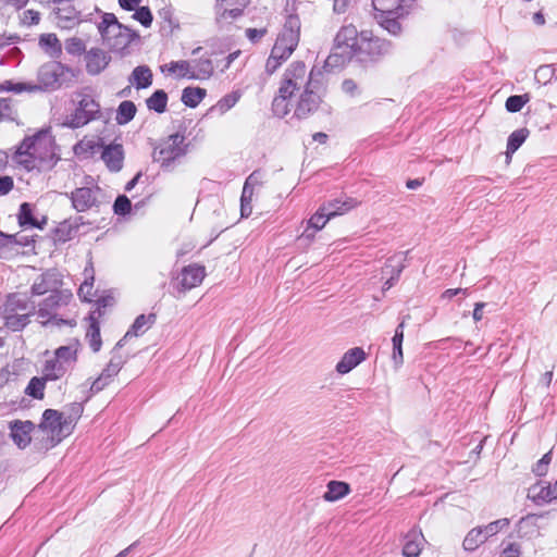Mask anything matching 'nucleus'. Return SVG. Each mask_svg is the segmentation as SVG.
Masks as SVG:
<instances>
[{
  "label": "nucleus",
  "instance_id": "f257e3e1",
  "mask_svg": "<svg viewBox=\"0 0 557 557\" xmlns=\"http://www.w3.org/2000/svg\"><path fill=\"white\" fill-rule=\"evenodd\" d=\"M59 160L54 138L45 129L26 136L13 154V161L26 171H50Z\"/></svg>",
  "mask_w": 557,
  "mask_h": 557
},
{
  "label": "nucleus",
  "instance_id": "f03ea898",
  "mask_svg": "<svg viewBox=\"0 0 557 557\" xmlns=\"http://www.w3.org/2000/svg\"><path fill=\"white\" fill-rule=\"evenodd\" d=\"M309 75L304 62H293L284 72L277 95L272 101V111L278 117H284L290 111L293 97L300 89L307 88Z\"/></svg>",
  "mask_w": 557,
  "mask_h": 557
},
{
  "label": "nucleus",
  "instance_id": "7ed1b4c3",
  "mask_svg": "<svg viewBox=\"0 0 557 557\" xmlns=\"http://www.w3.org/2000/svg\"><path fill=\"white\" fill-rule=\"evenodd\" d=\"M361 32L352 24L343 25L334 38L332 52L325 63L330 67H342L354 60Z\"/></svg>",
  "mask_w": 557,
  "mask_h": 557
},
{
  "label": "nucleus",
  "instance_id": "20e7f679",
  "mask_svg": "<svg viewBox=\"0 0 557 557\" xmlns=\"http://www.w3.org/2000/svg\"><path fill=\"white\" fill-rule=\"evenodd\" d=\"M325 94L326 84L323 73L320 70H311L309 73V84L299 95L294 115L297 119H307L313 114L320 108Z\"/></svg>",
  "mask_w": 557,
  "mask_h": 557
},
{
  "label": "nucleus",
  "instance_id": "39448f33",
  "mask_svg": "<svg viewBox=\"0 0 557 557\" xmlns=\"http://www.w3.org/2000/svg\"><path fill=\"white\" fill-rule=\"evenodd\" d=\"M97 28L103 42L114 51H122L138 37L136 32L121 24L113 13H102Z\"/></svg>",
  "mask_w": 557,
  "mask_h": 557
},
{
  "label": "nucleus",
  "instance_id": "423d86ee",
  "mask_svg": "<svg viewBox=\"0 0 557 557\" xmlns=\"http://www.w3.org/2000/svg\"><path fill=\"white\" fill-rule=\"evenodd\" d=\"M73 297V294L71 292L69 293H54L51 295H48L46 298H44L41 301L35 306V312L37 317V321L41 323L42 325H69V326H75L76 322L75 320H67L62 319L58 317V310L62 307H65L69 305Z\"/></svg>",
  "mask_w": 557,
  "mask_h": 557
},
{
  "label": "nucleus",
  "instance_id": "0eeeda50",
  "mask_svg": "<svg viewBox=\"0 0 557 557\" xmlns=\"http://www.w3.org/2000/svg\"><path fill=\"white\" fill-rule=\"evenodd\" d=\"M72 207L77 212L100 211L104 205L106 197L102 189L97 185L77 187L70 194Z\"/></svg>",
  "mask_w": 557,
  "mask_h": 557
},
{
  "label": "nucleus",
  "instance_id": "6e6552de",
  "mask_svg": "<svg viewBox=\"0 0 557 557\" xmlns=\"http://www.w3.org/2000/svg\"><path fill=\"white\" fill-rule=\"evenodd\" d=\"M185 137L180 133L170 135L153 151V160L161 164V168L169 169L178 158L185 156Z\"/></svg>",
  "mask_w": 557,
  "mask_h": 557
},
{
  "label": "nucleus",
  "instance_id": "1a4fd4ad",
  "mask_svg": "<svg viewBox=\"0 0 557 557\" xmlns=\"http://www.w3.org/2000/svg\"><path fill=\"white\" fill-rule=\"evenodd\" d=\"M100 117L101 110L99 102L90 95H84L78 101L74 112L66 116L64 125L71 128H79Z\"/></svg>",
  "mask_w": 557,
  "mask_h": 557
},
{
  "label": "nucleus",
  "instance_id": "9d476101",
  "mask_svg": "<svg viewBox=\"0 0 557 557\" xmlns=\"http://www.w3.org/2000/svg\"><path fill=\"white\" fill-rule=\"evenodd\" d=\"M62 275L55 269H49L38 275L30 286V297L51 295L54 293H69L62 289Z\"/></svg>",
  "mask_w": 557,
  "mask_h": 557
},
{
  "label": "nucleus",
  "instance_id": "9b49d317",
  "mask_svg": "<svg viewBox=\"0 0 557 557\" xmlns=\"http://www.w3.org/2000/svg\"><path fill=\"white\" fill-rule=\"evenodd\" d=\"M383 41L379 36H374L372 30H361V39L354 60L358 62L374 61L382 53Z\"/></svg>",
  "mask_w": 557,
  "mask_h": 557
},
{
  "label": "nucleus",
  "instance_id": "f8f14e48",
  "mask_svg": "<svg viewBox=\"0 0 557 557\" xmlns=\"http://www.w3.org/2000/svg\"><path fill=\"white\" fill-rule=\"evenodd\" d=\"M413 0H385V30L397 35L401 30L400 18L408 14Z\"/></svg>",
  "mask_w": 557,
  "mask_h": 557
},
{
  "label": "nucleus",
  "instance_id": "ddd939ff",
  "mask_svg": "<svg viewBox=\"0 0 557 557\" xmlns=\"http://www.w3.org/2000/svg\"><path fill=\"white\" fill-rule=\"evenodd\" d=\"M206 276V269L203 265L193 263L184 267L181 273L175 278V288L180 294H185L199 286Z\"/></svg>",
  "mask_w": 557,
  "mask_h": 557
},
{
  "label": "nucleus",
  "instance_id": "4468645a",
  "mask_svg": "<svg viewBox=\"0 0 557 557\" xmlns=\"http://www.w3.org/2000/svg\"><path fill=\"white\" fill-rule=\"evenodd\" d=\"M123 363L124 362L121 357L113 356L100 375L91 382L89 386V395H87L85 400H88L90 396L101 392L106 386H108L112 382L113 377L119 374Z\"/></svg>",
  "mask_w": 557,
  "mask_h": 557
},
{
  "label": "nucleus",
  "instance_id": "2eb2a0df",
  "mask_svg": "<svg viewBox=\"0 0 557 557\" xmlns=\"http://www.w3.org/2000/svg\"><path fill=\"white\" fill-rule=\"evenodd\" d=\"M42 431L51 435L52 440L61 441L66 435L64 430L69 429L66 421L63 420L61 412L54 409H46L42 414V421L40 423Z\"/></svg>",
  "mask_w": 557,
  "mask_h": 557
},
{
  "label": "nucleus",
  "instance_id": "dca6fc26",
  "mask_svg": "<svg viewBox=\"0 0 557 557\" xmlns=\"http://www.w3.org/2000/svg\"><path fill=\"white\" fill-rule=\"evenodd\" d=\"M52 14L59 27L71 29L79 23V13L71 0H61Z\"/></svg>",
  "mask_w": 557,
  "mask_h": 557
},
{
  "label": "nucleus",
  "instance_id": "f3484780",
  "mask_svg": "<svg viewBox=\"0 0 557 557\" xmlns=\"http://www.w3.org/2000/svg\"><path fill=\"white\" fill-rule=\"evenodd\" d=\"M299 36L300 20L296 14H289L275 42L295 50L299 42Z\"/></svg>",
  "mask_w": 557,
  "mask_h": 557
},
{
  "label": "nucleus",
  "instance_id": "a211bd4d",
  "mask_svg": "<svg viewBox=\"0 0 557 557\" xmlns=\"http://www.w3.org/2000/svg\"><path fill=\"white\" fill-rule=\"evenodd\" d=\"M367 359V352L362 347H352L348 349L335 366V371L341 374H347Z\"/></svg>",
  "mask_w": 557,
  "mask_h": 557
},
{
  "label": "nucleus",
  "instance_id": "6ab92c4d",
  "mask_svg": "<svg viewBox=\"0 0 557 557\" xmlns=\"http://www.w3.org/2000/svg\"><path fill=\"white\" fill-rule=\"evenodd\" d=\"M406 253L403 251L389 256L385 262V289L392 287L398 281L400 273L405 269Z\"/></svg>",
  "mask_w": 557,
  "mask_h": 557
},
{
  "label": "nucleus",
  "instance_id": "aec40b11",
  "mask_svg": "<svg viewBox=\"0 0 557 557\" xmlns=\"http://www.w3.org/2000/svg\"><path fill=\"white\" fill-rule=\"evenodd\" d=\"M86 69L91 75L102 72L109 64L111 58L106 51L99 48H92L86 53Z\"/></svg>",
  "mask_w": 557,
  "mask_h": 557
},
{
  "label": "nucleus",
  "instance_id": "412c9836",
  "mask_svg": "<svg viewBox=\"0 0 557 557\" xmlns=\"http://www.w3.org/2000/svg\"><path fill=\"white\" fill-rule=\"evenodd\" d=\"M101 159L111 172H119L123 168V146L120 144H111L104 147Z\"/></svg>",
  "mask_w": 557,
  "mask_h": 557
},
{
  "label": "nucleus",
  "instance_id": "4be33fe9",
  "mask_svg": "<svg viewBox=\"0 0 557 557\" xmlns=\"http://www.w3.org/2000/svg\"><path fill=\"white\" fill-rule=\"evenodd\" d=\"M34 424L30 421H14L10 424L11 437L20 447L25 448L30 443V432Z\"/></svg>",
  "mask_w": 557,
  "mask_h": 557
},
{
  "label": "nucleus",
  "instance_id": "5701e85b",
  "mask_svg": "<svg viewBox=\"0 0 557 557\" xmlns=\"http://www.w3.org/2000/svg\"><path fill=\"white\" fill-rule=\"evenodd\" d=\"M425 539L420 530L412 529L404 539L403 554L405 557H418L423 548Z\"/></svg>",
  "mask_w": 557,
  "mask_h": 557
},
{
  "label": "nucleus",
  "instance_id": "b1692460",
  "mask_svg": "<svg viewBox=\"0 0 557 557\" xmlns=\"http://www.w3.org/2000/svg\"><path fill=\"white\" fill-rule=\"evenodd\" d=\"M332 218H334V211H332V213H327L321 206L308 220L307 228L302 232L301 237L312 239L314 237V233L322 230Z\"/></svg>",
  "mask_w": 557,
  "mask_h": 557
},
{
  "label": "nucleus",
  "instance_id": "393cba45",
  "mask_svg": "<svg viewBox=\"0 0 557 557\" xmlns=\"http://www.w3.org/2000/svg\"><path fill=\"white\" fill-rule=\"evenodd\" d=\"M154 322H156V314H153V313H150L148 315H146V314L138 315L135 319L134 323L132 324L131 329L124 335V337L116 343L114 350L117 349L119 347H122L123 341L126 339L127 337L139 336V335L144 334L145 332H147L154 324Z\"/></svg>",
  "mask_w": 557,
  "mask_h": 557
},
{
  "label": "nucleus",
  "instance_id": "a878e982",
  "mask_svg": "<svg viewBox=\"0 0 557 557\" xmlns=\"http://www.w3.org/2000/svg\"><path fill=\"white\" fill-rule=\"evenodd\" d=\"M79 347L81 343L77 339H72L67 345L60 346L55 349L54 358L69 369H72L77 361Z\"/></svg>",
  "mask_w": 557,
  "mask_h": 557
},
{
  "label": "nucleus",
  "instance_id": "bb28decb",
  "mask_svg": "<svg viewBox=\"0 0 557 557\" xmlns=\"http://www.w3.org/2000/svg\"><path fill=\"white\" fill-rule=\"evenodd\" d=\"M32 306H35V302L30 301L25 295L11 294L3 305V313L26 312L32 310Z\"/></svg>",
  "mask_w": 557,
  "mask_h": 557
},
{
  "label": "nucleus",
  "instance_id": "cd10ccee",
  "mask_svg": "<svg viewBox=\"0 0 557 557\" xmlns=\"http://www.w3.org/2000/svg\"><path fill=\"white\" fill-rule=\"evenodd\" d=\"M95 270L91 261H88L84 269V282L78 288V296L83 301L90 302L95 297L94 293Z\"/></svg>",
  "mask_w": 557,
  "mask_h": 557
},
{
  "label": "nucleus",
  "instance_id": "c85d7f7f",
  "mask_svg": "<svg viewBox=\"0 0 557 557\" xmlns=\"http://www.w3.org/2000/svg\"><path fill=\"white\" fill-rule=\"evenodd\" d=\"M17 220L20 226L27 228V227H36V228H44V225L46 224V218H44L41 221H38L34 216V208L28 202H23L20 206V212L17 214Z\"/></svg>",
  "mask_w": 557,
  "mask_h": 557
},
{
  "label": "nucleus",
  "instance_id": "c756f323",
  "mask_svg": "<svg viewBox=\"0 0 557 557\" xmlns=\"http://www.w3.org/2000/svg\"><path fill=\"white\" fill-rule=\"evenodd\" d=\"M34 312L35 306H32V310L26 312L3 313L5 326L14 332L21 331L30 322V317L34 315Z\"/></svg>",
  "mask_w": 557,
  "mask_h": 557
},
{
  "label": "nucleus",
  "instance_id": "7c9ffc66",
  "mask_svg": "<svg viewBox=\"0 0 557 557\" xmlns=\"http://www.w3.org/2000/svg\"><path fill=\"white\" fill-rule=\"evenodd\" d=\"M152 77V72L147 65H139L133 70L128 82L135 86L136 89H145L151 86Z\"/></svg>",
  "mask_w": 557,
  "mask_h": 557
},
{
  "label": "nucleus",
  "instance_id": "2f4dec72",
  "mask_svg": "<svg viewBox=\"0 0 557 557\" xmlns=\"http://www.w3.org/2000/svg\"><path fill=\"white\" fill-rule=\"evenodd\" d=\"M326 488L323 499L329 503L337 502L350 493L349 484L343 481H330Z\"/></svg>",
  "mask_w": 557,
  "mask_h": 557
},
{
  "label": "nucleus",
  "instance_id": "473e14b6",
  "mask_svg": "<svg viewBox=\"0 0 557 557\" xmlns=\"http://www.w3.org/2000/svg\"><path fill=\"white\" fill-rule=\"evenodd\" d=\"M189 79H208L214 71L213 63L210 59L193 60Z\"/></svg>",
  "mask_w": 557,
  "mask_h": 557
},
{
  "label": "nucleus",
  "instance_id": "72a5a7b5",
  "mask_svg": "<svg viewBox=\"0 0 557 557\" xmlns=\"http://www.w3.org/2000/svg\"><path fill=\"white\" fill-rule=\"evenodd\" d=\"M88 320L89 326L86 332V339L88 341L91 350L97 352L100 350L102 345L99 322L97 321V318L94 315V313L89 315Z\"/></svg>",
  "mask_w": 557,
  "mask_h": 557
},
{
  "label": "nucleus",
  "instance_id": "f704fd0d",
  "mask_svg": "<svg viewBox=\"0 0 557 557\" xmlns=\"http://www.w3.org/2000/svg\"><path fill=\"white\" fill-rule=\"evenodd\" d=\"M403 339H404V323H400L392 338V360L395 369H398L403 364Z\"/></svg>",
  "mask_w": 557,
  "mask_h": 557
},
{
  "label": "nucleus",
  "instance_id": "c9c22d12",
  "mask_svg": "<svg viewBox=\"0 0 557 557\" xmlns=\"http://www.w3.org/2000/svg\"><path fill=\"white\" fill-rule=\"evenodd\" d=\"M240 94L238 91L227 94L222 97L214 106H212L208 113L223 115L238 102Z\"/></svg>",
  "mask_w": 557,
  "mask_h": 557
},
{
  "label": "nucleus",
  "instance_id": "e433bc0d",
  "mask_svg": "<svg viewBox=\"0 0 557 557\" xmlns=\"http://www.w3.org/2000/svg\"><path fill=\"white\" fill-rule=\"evenodd\" d=\"M70 369L53 357L47 360L44 367V376L49 381H55L65 375Z\"/></svg>",
  "mask_w": 557,
  "mask_h": 557
},
{
  "label": "nucleus",
  "instance_id": "4c0bfd02",
  "mask_svg": "<svg viewBox=\"0 0 557 557\" xmlns=\"http://www.w3.org/2000/svg\"><path fill=\"white\" fill-rule=\"evenodd\" d=\"M0 90L7 91V92H14V94H21V92H35L38 90H41V87L37 84L32 83H22V82H13V81H4L0 83Z\"/></svg>",
  "mask_w": 557,
  "mask_h": 557
},
{
  "label": "nucleus",
  "instance_id": "58836bf2",
  "mask_svg": "<svg viewBox=\"0 0 557 557\" xmlns=\"http://www.w3.org/2000/svg\"><path fill=\"white\" fill-rule=\"evenodd\" d=\"M206 89L200 87H186L182 92V102L189 107L196 108L206 97Z\"/></svg>",
  "mask_w": 557,
  "mask_h": 557
},
{
  "label": "nucleus",
  "instance_id": "ea45409f",
  "mask_svg": "<svg viewBox=\"0 0 557 557\" xmlns=\"http://www.w3.org/2000/svg\"><path fill=\"white\" fill-rule=\"evenodd\" d=\"M191 63L188 61H172L161 66L162 72L175 75L177 78H189Z\"/></svg>",
  "mask_w": 557,
  "mask_h": 557
},
{
  "label": "nucleus",
  "instance_id": "a19ab883",
  "mask_svg": "<svg viewBox=\"0 0 557 557\" xmlns=\"http://www.w3.org/2000/svg\"><path fill=\"white\" fill-rule=\"evenodd\" d=\"M485 542H486L485 536L483 535L481 529H479V527H476V528L471 529L467 533V535L465 536L463 542H462V547L467 552H473Z\"/></svg>",
  "mask_w": 557,
  "mask_h": 557
},
{
  "label": "nucleus",
  "instance_id": "79ce46f5",
  "mask_svg": "<svg viewBox=\"0 0 557 557\" xmlns=\"http://www.w3.org/2000/svg\"><path fill=\"white\" fill-rule=\"evenodd\" d=\"M146 104L149 110L157 113H163L166 110L168 95L164 90H156L147 100Z\"/></svg>",
  "mask_w": 557,
  "mask_h": 557
},
{
  "label": "nucleus",
  "instance_id": "37998d69",
  "mask_svg": "<svg viewBox=\"0 0 557 557\" xmlns=\"http://www.w3.org/2000/svg\"><path fill=\"white\" fill-rule=\"evenodd\" d=\"M356 206V201L347 198L346 200L335 199L324 203L322 207L327 213H332L334 211V216L344 214L348 212Z\"/></svg>",
  "mask_w": 557,
  "mask_h": 557
},
{
  "label": "nucleus",
  "instance_id": "c03bdc74",
  "mask_svg": "<svg viewBox=\"0 0 557 557\" xmlns=\"http://www.w3.org/2000/svg\"><path fill=\"white\" fill-rule=\"evenodd\" d=\"M136 114V106L133 101H122L117 108L115 120L117 124L124 125L131 122Z\"/></svg>",
  "mask_w": 557,
  "mask_h": 557
},
{
  "label": "nucleus",
  "instance_id": "a18cd8bd",
  "mask_svg": "<svg viewBox=\"0 0 557 557\" xmlns=\"http://www.w3.org/2000/svg\"><path fill=\"white\" fill-rule=\"evenodd\" d=\"M529 136V131L527 128H520L511 133L507 143V151L506 156L509 160L511 154L516 152L520 146L525 141Z\"/></svg>",
  "mask_w": 557,
  "mask_h": 557
},
{
  "label": "nucleus",
  "instance_id": "49530a36",
  "mask_svg": "<svg viewBox=\"0 0 557 557\" xmlns=\"http://www.w3.org/2000/svg\"><path fill=\"white\" fill-rule=\"evenodd\" d=\"M48 379H46L45 376L42 377H33L26 389H25V393L28 395V396H32L33 398L35 399H42L44 396H45V385H46V381Z\"/></svg>",
  "mask_w": 557,
  "mask_h": 557
},
{
  "label": "nucleus",
  "instance_id": "de8ad7c7",
  "mask_svg": "<svg viewBox=\"0 0 557 557\" xmlns=\"http://www.w3.org/2000/svg\"><path fill=\"white\" fill-rule=\"evenodd\" d=\"M557 72L556 64H544L536 69L535 81L540 84L546 85L553 81Z\"/></svg>",
  "mask_w": 557,
  "mask_h": 557
},
{
  "label": "nucleus",
  "instance_id": "09e8293b",
  "mask_svg": "<svg viewBox=\"0 0 557 557\" xmlns=\"http://www.w3.org/2000/svg\"><path fill=\"white\" fill-rule=\"evenodd\" d=\"M508 525H509V519L502 518V519L495 520L484 527H479V529H481L483 535L485 536V540L487 541L488 537L496 535L499 531L506 529Z\"/></svg>",
  "mask_w": 557,
  "mask_h": 557
},
{
  "label": "nucleus",
  "instance_id": "8fccbe9b",
  "mask_svg": "<svg viewBox=\"0 0 557 557\" xmlns=\"http://www.w3.org/2000/svg\"><path fill=\"white\" fill-rule=\"evenodd\" d=\"M17 117V111L12 99H0V121H14Z\"/></svg>",
  "mask_w": 557,
  "mask_h": 557
},
{
  "label": "nucleus",
  "instance_id": "3c124183",
  "mask_svg": "<svg viewBox=\"0 0 557 557\" xmlns=\"http://www.w3.org/2000/svg\"><path fill=\"white\" fill-rule=\"evenodd\" d=\"M39 46L51 54L61 51V45L54 34H44L39 38Z\"/></svg>",
  "mask_w": 557,
  "mask_h": 557
},
{
  "label": "nucleus",
  "instance_id": "603ef678",
  "mask_svg": "<svg viewBox=\"0 0 557 557\" xmlns=\"http://www.w3.org/2000/svg\"><path fill=\"white\" fill-rule=\"evenodd\" d=\"M40 18V13L34 9L24 10L18 14L20 24L25 27H30L39 24Z\"/></svg>",
  "mask_w": 557,
  "mask_h": 557
},
{
  "label": "nucleus",
  "instance_id": "864d4df0",
  "mask_svg": "<svg viewBox=\"0 0 557 557\" xmlns=\"http://www.w3.org/2000/svg\"><path fill=\"white\" fill-rule=\"evenodd\" d=\"M262 173L260 171H253L245 181L243 191L246 197L253 196V189L256 186L262 184Z\"/></svg>",
  "mask_w": 557,
  "mask_h": 557
},
{
  "label": "nucleus",
  "instance_id": "5fc2aeb1",
  "mask_svg": "<svg viewBox=\"0 0 557 557\" xmlns=\"http://www.w3.org/2000/svg\"><path fill=\"white\" fill-rule=\"evenodd\" d=\"M529 100V94L510 96L506 100V109L509 112H519Z\"/></svg>",
  "mask_w": 557,
  "mask_h": 557
},
{
  "label": "nucleus",
  "instance_id": "6e6d98bb",
  "mask_svg": "<svg viewBox=\"0 0 557 557\" xmlns=\"http://www.w3.org/2000/svg\"><path fill=\"white\" fill-rule=\"evenodd\" d=\"M133 17L145 27H149L152 23V14L148 7L138 8Z\"/></svg>",
  "mask_w": 557,
  "mask_h": 557
},
{
  "label": "nucleus",
  "instance_id": "4d7b16f0",
  "mask_svg": "<svg viewBox=\"0 0 557 557\" xmlns=\"http://www.w3.org/2000/svg\"><path fill=\"white\" fill-rule=\"evenodd\" d=\"M131 200L124 195L119 196L113 205L114 212L121 215H125L126 213H128L131 211Z\"/></svg>",
  "mask_w": 557,
  "mask_h": 557
},
{
  "label": "nucleus",
  "instance_id": "13d9d810",
  "mask_svg": "<svg viewBox=\"0 0 557 557\" xmlns=\"http://www.w3.org/2000/svg\"><path fill=\"white\" fill-rule=\"evenodd\" d=\"M552 460V450H549L548 453H546L537 462L536 465L533 467V472L539 475V476H542V475H545L546 472H547V466L549 465Z\"/></svg>",
  "mask_w": 557,
  "mask_h": 557
},
{
  "label": "nucleus",
  "instance_id": "bf43d9fd",
  "mask_svg": "<svg viewBox=\"0 0 557 557\" xmlns=\"http://www.w3.org/2000/svg\"><path fill=\"white\" fill-rule=\"evenodd\" d=\"M293 51H294V49L288 48L286 46L278 45L275 42L271 50V53L273 55L277 57L280 60L285 61L286 59H288L290 57Z\"/></svg>",
  "mask_w": 557,
  "mask_h": 557
},
{
  "label": "nucleus",
  "instance_id": "052dcab7",
  "mask_svg": "<svg viewBox=\"0 0 557 557\" xmlns=\"http://www.w3.org/2000/svg\"><path fill=\"white\" fill-rule=\"evenodd\" d=\"M373 18L380 26H383V0L371 1Z\"/></svg>",
  "mask_w": 557,
  "mask_h": 557
},
{
  "label": "nucleus",
  "instance_id": "680f3d73",
  "mask_svg": "<svg viewBox=\"0 0 557 557\" xmlns=\"http://www.w3.org/2000/svg\"><path fill=\"white\" fill-rule=\"evenodd\" d=\"M252 196L246 197L244 191H242L240 197V215L242 218H248L252 213L251 206Z\"/></svg>",
  "mask_w": 557,
  "mask_h": 557
},
{
  "label": "nucleus",
  "instance_id": "e2e57ef3",
  "mask_svg": "<svg viewBox=\"0 0 557 557\" xmlns=\"http://www.w3.org/2000/svg\"><path fill=\"white\" fill-rule=\"evenodd\" d=\"M282 62V60L271 53L265 63L267 73L273 74L281 66Z\"/></svg>",
  "mask_w": 557,
  "mask_h": 557
},
{
  "label": "nucleus",
  "instance_id": "0e129e2a",
  "mask_svg": "<svg viewBox=\"0 0 557 557\" xmlns=\"http://www.w3.org/2000/svg\"><path fill=\"white\" fill-rule=\"evenodd\" d=\"M14 186L13 178L11 176H0V195H7L12 190Z\"/></svg>",
  "mask_w": 557,
  "mask_h": 557
},
{
  "label": "nucleus",
  "instance_id": "69168bd1",
  "mask_svg": "<svg viewBox=\"0 0 557 557\" xmlns=\"http://www.w3.org/2000/svg\"><path fill=\"white\" fill-rule=\"evenodd\" d=\"M267 30L264 28H248L246 29V36L247 38L252 41V42H257L258 40H260L264 35H265Z\"/></svg>",
  "mask_w": 557,
  "mask_h": 557
},
{
  "label": "nucleus",
  "instance_id": "338daca9",
  "mask_svg": "<svg viewBox=\"0 0 557 557\" xmlns=\"http://www.w3.org/2000/svg\"><path fill=\"white\" fill-rule=\"evenodd\" d=\"M342 89L345 94L354 96L358 90V86L354 79L347 78L343 82Z\"/></svg>",
  "mask_w": 557,
  "mask_h": 557
},
{
  "label": "nucleus",
  "instance_id": "774afa93",
  "mask_svg": "<svg viewBox=\"0 0 557 557\" xmlns=\"http://www.w3.org/2000/svg\"><path fill=\"white\" fill-rule=\"evenodd\" d=\"M520 547L517 544H509L502 553L500 557H519Z\"/></svg>",
  "mask_w": 557,
  "mask_h": 557
}]
</instances>
